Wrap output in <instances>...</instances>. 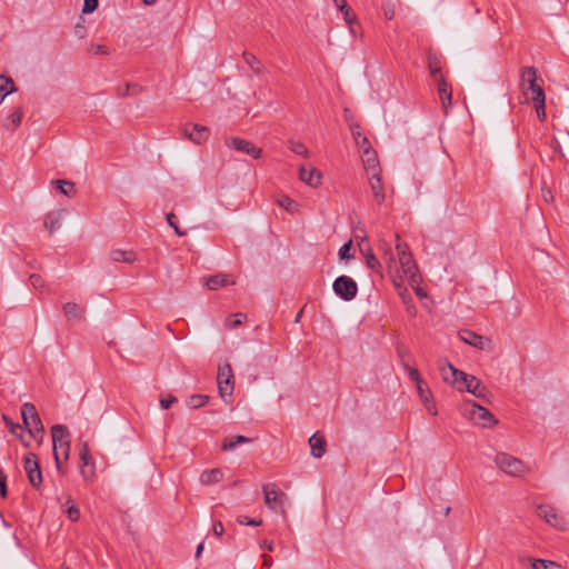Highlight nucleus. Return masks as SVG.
<instances>
[{
    "label": "nucleus",
    "mask_w": 569,
    "mask_h": 569,
    "mask_svg": "<svg viewBox=\"0 0 569 569\" xmlns=\"http://www.w3.org/2000/svg\"><path fill=\"white\" fill-rule=\"evenodd\" d=\"M439 370L443 380L456 386L460 391L466 389L477 398L487 396L488 390L478 378L456 369L447 359L439 360Z\"/></svg>",
    "instance_id": "1"
},
{
    "label": "nucleus",
    "mask_w": 569,
    "mask_h": 569,
    "mask_svg": "<svg viewBox=\"0 0 569 569\" xmlns=\"http://www.w3.org/2000/svg\"><path fill=\"white\" fill-rule=\"evenodd\" d=\"M521 89L527 100H530L540 121L546 119V94L538 83V70L535 67H526L520 76Z\"/></svg>",
    "instance_id": "2"
},
{
    "label": "nucleus",
    "mask_w": 569,
    "mask_h": 569,
    "mask_svg": "<svg viewBox=\"0 0 569 569\" xmlns=\"http://www.w3.org/2000/svg\"><path fill=\"white\" fill-rule=\"evenodd\" d=\"M51 438L53 447V457L57 471L64 473L62 461H67L70 455V432L63 425H54L51 427Z\"/></svg>",
    "instance_id": "3"
},
{
    "label": "nucleus",
    "mask_w": 569,
    "mask_h": 569,
    "mask_svg": "<svg viewBox=\"0 0 569 569\" xmlns=\"http://www.w3.org/2000/svg\"><path fill=\"white\" fill-rule=\"evenodd\" d=\"M396 251L398 254L400 271L402 273L400 277L401 281L407 279L411 286L418 284L421 280L418 267L409 251L408 244L402 242L398 234L396 236Z\"/></svg>",
    "instance_id": "4"
},
{
    "label": "nucleus",
    "mask_w": 569,
    "mask_h": 569,
    "mask_svg": "<svg viewBox=\"0 0 569 569\" xmlns=\"http://www.w3.org/2000/svg\"><path fill=\"white\" fill-rule=\"evenodd\" d=\"M495 463L502 472L511 477H522L529 471L522 460L505 452L496 455Z\"/></svg>",
    "instance_id": "5"
},
{
    "label": "nucleus",
    "mask_w": 569,
    "mask_h": 569,
    "mask_svg": "<svg viewBox=\"0 0 569 569\" xmlns=\"http://www.w3.org/2000/svg\"><path fill=\"white\" fill-rule=\"evenodd\" d=\"M21 416L23 425L28 429L30 436L34 439H41L44 429L34 405L31 402H24L21 406Z\"/></svg>",
    "instance_id": "6"
},
{
    "label": "nucleus",
    "mask_w": 569,
    "mask_h": 569,
    "mask_svg": "<svg viewBox=\"0 0 569 569\" xmlns=\"http://www.w3.org/2000/svg\"><path fill=\"white\" fill-rule=\"evenodd\" d=\"M266 505L274 512L284 513V501L287 496L279 490L276 485H264L262 487Z\"/></svg>",
    "instance_id": "7"
},
{
    "label": "nucleus",
    "mask_w": 569,
    "mask_h": 569,
    "mask_svg": "<svg viewBox=\"0 0 569 569\" xmlns=\"http://www.w3.org/2000/svg\"><path fill=\"white\" fill-rule=\"evenodd\" d=\"M332 289L345 301H351L358 293L356 281L348 276L338 277L332 284Z\"/></svg>",
    "instance_id": "8"
},
{
    "label": "nucleus",
    "mask_w": 569,
    "mask_h": 569,
    "mask_svg": "<svg viewBox=\"0 0 569 569\" xmlns=\"http://www.w3.org/2000/svg\"><path fill=\"white\" fill-rule=\"evenodd\" d=\"M233 373L229 363H224L218 369V389L221 397L231 396L233 392Z\"/></svg>",
    "instance_id": "9"
},
{
    "label": "nucleus",
    "mask_w": 569,
    "mask_h": 569,
    "mask_svg": "<svg viewBox=\"0 0 569 569\" xmlns=\"http://www.w3.org/2000/svg\"><path fill=\"white\" fill-rule=\"evenodd\" d=\"M361 147H363L362 162L365 170L368 174L381 172L380 163L376 151L370 148L369 141L366 137L362 138Z\"/></svg>",
    "instance_id": "10"
},
{
    "label": "nucleus",
    "mask_w": 569,
    "mask_h": 569,
    "mask_svg": "<svg viewBox=\"0 0 569 569\" xmlns=\"http://www.w3.org/2000/svg\"><path fill=\"white\" fill-rule=\"evenodd\" d=\"M470 406L471 409L469 411V416L472 421L481 423L485 428H489L498 423V420L493 415L482 406L476 402H471Z\"/></svg>",
    "instance_id": "11"
},
{
    "label": "nucleus",
    "mask_w": 569,
    "mask_h": 569,
    "mask_svg": "<svg viewBox=\"0 0 569 569\" xmlns=\"http://www.w3.org/2000/svg\"><path fill=\"white\" fill-rule=\"evenodd\" d=\"M24 470L31 486L38 488L42 482V473L36 455L28 453L24 457Z\"/></svg>",
    "instance_id": "12"
},
{
    "label": "nucleus",
    "mask_w": 569,
    "mask_h": 569,
    "mask_svg": "<svg viewBox=\"0 0 569 569\" xmlns=\"http://www.w3.org/2000/svg\"><path fill=\"white\" fill-rule=\"evenodd\" d=\"M226 144L228 147H231L236 149L239 152L246 153L254 159H258L261 157L262 150L254 146L253 143L240 139V138H232L226 141Z\"/></svg>",
    "instance_id": "13"
},
{
    "label": "nucleus",
    "mask_w": 569,
    "mask_h": 569,
    "mask_svg": "<svg viewBox=\"0 0 569 569\" xmlns=\"http://www.w3.org/2000/svg\"><path fill=\"white\" fill-rule=\"evenodd\" d=\"M182 131L190 141L197 144L207 141L210 136L209 128L200 124H186Z\"/></svg>",
    "instance_id": "14"
},
{
    "label": "nucleus",
    "mask_w": 569,
    "mask_h": 569,
    "mask_svg": "<svg viewBox=\"0 0 569 569\" xmlns=\"http://www.w3.org/2000/svg\"><path fill=\"white\" fill-rule=\"evenodd\" d=\"M537 516L555 528L562 529L565 527L563 519L557 513L556 509L549 505L538 506Z\"/></svg>",
    "instance_id": "15"
},
{
    "label": "nucleus",
    "mask_w": 569,
    "mask_h": 569,
    "mask_svg": "<svg viewBox=\"0 0 569 569\" xmlns=\"http://www.w3.org/2000/svg\"><path fill=\"white\" fill-rule=\"evenodd\" d=\"M81 460V475L84 480H91L93 477L94 462L91 458L89 446L87 442H82L79 451Z\"/></svg>",
    "instance_id": "16"
},
{
    "label": "nucleus",
    "mask_w": 569,
    "mask_h": 569,
    "mask_svg": "<svg viewBox=\"0 0 569 569\" xmlns=\"http://www.w3.org/2000/svg\"><path fill=\"white\" fill-rule=\"evenodd\" d=\"M368 180L376 203L381 206L386 200L385 186L381 172L369 174Z\"/></svg>",
    "instance_id": "17"
},
{
    "label": "nucleus",
    "mask_w": 569,
    "mask_h": 569,
    "mask_svg": "<svg viewBox=\"0 0 569 569\" xmlns=\"http://www.w3.org/2000/svg\"><path fill=\"white\" fill-rule=\"evenodd\" d=\"M459 337L465 343L472 346L479 350H485L490 345V340L488 338L482 337L471 330L460 331Z\"/></svg>",
    "instance_id": "18"
},
{
    "label": "nucleus",
    "mask_w": 569,
    "mask_h": 569,
    "mask_svg": "<svg viewBox=\"0 0 569 569\" xmlns=\"http://www.w3.org/2000/svg\"><path fill=\"white\" fill-rule=\"evenodd\" d=\"M299 178L312 188H317L321 183V172L313 167L301 166Z\"/></svg>",
    "instance_id": "19"
},
{
    "label": "nucleus",
    "mask_w": 569,
    "mask_h": 569,
    "mask_svg": "<svg viewBox=\"0 0 569 569\" xmlns=\"http://www.w3.org/2000/svg\"><path fill=\"white\" fill-rule=\"evenodd\" d=\"M203 280H204V284L210 290H218L219 288L236 283V281L229 274H224V273L213 274V276L203 278Z\"/></svg>",
    "instance_id": "20"
},
{
    "label": "nucleus",
    "mask_w": 569,
    "mask_h": 569,
    "mask_svg": "<svg viewBox=\"0 0 569 569\" xmlns=\"http://www.w3.org/2000/svg\"><path fill=\"white\" fill-rule=\"evenodd\" d=\"M437 81L438 87V96L442 103L443 109L447 111L448 108L451 106V87L442 76H439V79Z\"/></svg>",
    "instance_id": "21"
},
{
    "label": "nucleus",
    "mask_w": 569,
    "mask_h": 569,
    "mask_svg": "<svg viewBox=\"0 0 569 569\" xmlns=\"http://www.w3.org/2000/svg\"><path fill=\"white\" fill-rule=\"evenodd\" d=\"M66 214V211L63 210H57L49 212L43 221L44 227L49 230L50 234L56 232L60 229L62 224L63 217Z\"/></svg>",
    "instance_id": "22"
},
{
    "label": "nucleus",
    "mask_w": 569,
    "mask_h": 569,
    "mask_svg": "<svg viewBox=\"0 0 569 569\" xmlns=\"http://www.w3.org/2000/svg\"><path fill=\"white\" fill-rule=\"evenodd\" d=\"M62 309L68 320L79 321L84 317V309L74 302L64 303Z\"/></svg>",
    "instance_id": "23"
},
{
    "label": "nucleus",
    "mask_w": 569,
    "mask_h": 569,
    "mask_svg": "<svg viewBox=\"0 0 569 569\" xmlns=\"http://www.w3.org/2000/svg\"><path fill=\"white\" fill-rule=\"evenodd\" d=\"M110 258L114 262L132 263L137 259V254L132 250L113 249L110 251Z\"/></svg>",
    "instance_id": "24"
},
{
    "label": "nucleus",
    "mask_w": 569,
    "mask_h": 569,
    "mask_svg": "<svg viewBox=\"0 0 569 569\" xmlns=\"http://www.w3.org/2000/svg\"><path fill=\"white\" fill-rule=\"evenodd\" d=\"M223 478V472L219 468H213L210 470H204L200 475V482L202 485L209 486L219 482Z\"/></svg>",
    "instance_id": "25"
},
{
    "label": "nucleus",
    "mask_w": 569,
    "mask_h": 569,
    "mask_svg": "<svg viewBox=\"0 0 569 569\" xmlns=\"http://www.w3.org/2000/svg\"><path fill=\"white\" fill-rule=\"evenodd\" d=\"M309 445L311 447V455L315 458H321L326 452V441L322 437H319L318 435H312L309 438Z\"/></svg>",
    "instance_id": "26"
},
{
    "label": "nucleus",
    "mask_w": 569,
    "mask_h": 569,
    "mask_svg": "<svg viewBox=\"0 0 569 569\" xmlns=\"http://www.w3.org/2000/svg\"><path fill=\"white\" fill-rule=\"evenodd\" d=\"M379 249L382 252V260L386 263L387 268L389 270H392L393 268H396L397 261L395 259V254H393L391 247L388 243L382 242L380 244Z\"/></svg>",
    "instance_id": "27"
},
{
    "label": "nucleus",
    "mask_w": 569,
    "mask_h": 569,
    "mask_svg": "<svg viewBox=\"0 0 569 569\" xmlns=\"http://www.w3.org/2000/svg\"><path fill=\"white\" fill-rule=\"evenodd\" d=\"M22 116H23L22 109L21 108H17L4 120V123H3L4 128L7 130H16L20 126V123H21Z\"/></svg>",
    "instance_id": "28"
},
{
    "label": "nucleus",
    "mask_w": 569,
    "mask_h": 569,
    "mask_svg": "<svg viewBox=\"0 0 569 569\" xmlns=\"http://www.w3.org/2000/svg\"><path fill=\"white\" fill-rule=\"evenodd\" d=\"M251 440L244 436H232L227 437L221 446V449L223 451H231L233 450L238 445L249 443Z\"/></svg>",
    "instance_id": "29"
},
{
    "label": "nucleus",
    "mask_w": 569,
    "mask_h": 569,
    "mask_svg": "<svg viewBox=\"0 0 569 569\" xmlns=\"http://www.w3.org/2000/svg\"><path fill=\"white\" fill-rule=\"evenodd\" d=\"M16 91V86L10 77L0 76V103L3 101V99Z\"/></svg>",
    "instance_id": "30"
},
{
    "label": "nucleus",
    "mask_w": 569,
    "mask_h": 569,
    "mask_svg": "<svg viewBox=\"0 0 569 569\" xmlns=\"http://www.w3.org/2000/svg\"><path fill=\"white\" fill-rule=\"evenodd\" d=\"M428 68H429V71H430V76L435 80H438L439 76H442L440 73V71H441V62H440V59L437 57L436 53L429 52V54H428Z\"/></svg>",
    "instance_id": "31"
},
{
    "label": "nucleus",
    "mask_w": 569,
    "mask_h": 569,
    "mask_svg": "<svg viewBox=\"0 0 569 569\" xmlns=\"http://www.w3.org/2000/svg\"><path fill=\"white\" fill-rule=\"evenodd\" d=\"M361 252L365 254V258H366V264L367 267L375 271L376 273L378 274H382L381 273V262L378 260V258L372 253V251L370 249H368L366 252L363 249H361Z\"/></svg>",
    "instance_id": "32"
},
{
    "label": "nucleus",
    "mask_w": 569,
    "mask_h": 569,
    "mask_svg": "<svg viewBox=\"0 0 569 569\" xmlns=\"http://www.w3.org/2000/svg\"><path fill=\"white\" fill-rule=\"evenodd\" d=\"M532 569H562L560 565L545 559L527 558Z\"/></svg>",
    "instance_id": "33"
},
{
    "label": "nucleus",
    "mask_w": 569,
    "mask_h": 569,
    "mask_svg": "<svg viewBox=\"0 0 569 569\" xmlns=\"http://www.w3.org/2000/svg\"><path fill=\"white\" fill-rule=\"evenodd\" d=\"M52 183L57 184L59 192L67 197H72L76 193L74 183L68 180H56Z\"/></svg>",
    "instance_id": "34"
},
{
    "label": "nucleus",
    "mask_w": 569,
    "mask_h": 569,
    "mask_svg": "<svg viewBox=\"0 0 569 569\" xmlns=\"http://www.w3.org/2000/svg\"><path fill=\"white\" fill-rule=\"evenodd\" d=\"M209 401V397L206 395H192L187 400V406L191 409H198L203 407Z\"/></svg>",
    "instance_id": "35"
},
{
    "label": "nucleus",
    "mask_w": 569,
    "mask_h": 569,
    "mask_svg": "<svg viewBox=\"0 0 569 569\" xmlns=\"http://www.w3.org/2000/svg\"><path fill=\"white\" fill-rule=\"evenodd\" d=\"M242 56L243 60L253 72L259 73L261 71L262 64L252 53L243 52Z\"/></svg>",
    "instance_id": "36"
},
{
    "label": "nucleus",
    "mask_w": 569,
    "mask_h": 569,
    "mask_svg": "<svg viewBox=\"0 0 569 569\" xmlns=\"http://www.w3.org/2000/svg\"><path fill=\"white\" fill-rule=\"evenodd\" d=\"M246 319H247V316L244 313H241V312L234 313V315L230 316L229 318H227L226 327H228L229 329L236 328V327L240 326L241 323H243L246 321Z\"/></svg>",
    "instance_id": "37"
},
{
    "label": "nucleus",
    "mask_w": 569,
    "mask_h": 569,
    "mask_svg": "<svg viewBox=\"0 0 569 569\" xmlns=\"http://www.w3.org/2000/svg\"><path fill=\"white\" fill-rule=\"evenodd\" d=\"M278 204L291 213L296 212L298 209V203L289 197H282L279 199Z\"/></svg>",
    "instance_id": "38"
},
{
    "label": "nucleus",
    "mask_w": 569,
    "mask_h": 569,
    "mask_svg": "<svg viewBox=\"0 0 569 569\" xmlns=\"http://www.w3.org/2000/svg\"><path fill=\"white\" fill-rule=\"evenodd\" d=\"M416 388L422 402L432 398L431 391L425 381L416 385Z\"/></svg>",
    "instance_id": "39"
},
{
    "label": "nucleus",
    "mask_w": 569,
    "mask_h": 569,
    "mask_svg": "<svg viewBox=\"0 0 569 569\" xmlns=\"http://www.w3.org/2000/svg\"><path fill=\"white\" fill-rule=\"evenodd\" d=\"M289 148L296 154H299L302 157H308V154H309L307 147L305 146V143H302L300 141H291Z\"/></svg>",
    "instance_id": "40"
},
{
    "label": "nucleus",
    "mask_w": 569,
    "mask_h": 569,
    "mask_svg": "<svg viewBox=\"0 0 569 569\" xmlns=\"http://www.w3.org/2000/svg\"><path fill=\"white\" fill-rule=\"evenodd\" d=\"M383 16L388 20H392L396 14V6L392 1H386L382 6Z\"/></svg>",
    "instance_id": "41"
},
{
    "label": "nucleus",
    "mask_w": 569,
    "mask_h": 569,
    "mask_svg": "<svg viewBox=\"0 0 569 569\" xmlns=\"http://www.w3.org/2000/svg\"><path fill=\"white\" fill-rule=\"evenodd\" d=\"M166 219H167L168 224L174 230L176 234H178L179 237H182L186 234V231H182L179 228V226L177 224L176 216L172 212L168 213Z\"/></svg>",
    "instance_id": "42"
},
{
    "label": "nucleus",
    "mask_w": 569,
    "mask_h": 569,
    "mask_svg": "<svg viewBox=\"0 0 569 569\" xmlns=\"http://www.w3.org/2000/svg\"><path fill=\"white\" fill-rule=\"evenodd\" d=\"M405 369L408 371L409 378L416 383L422 382L419 371L416 368L410 367L408 363H403Z\"/></svg>",
    "instance_id": "43"
},
{
    "label": "nucleus",
    "mask_w": 569,
    "mask_h": 569,
    "mask_svg": "<svg viewBox=\"0 0 569 569\" xmlns=\"http://www.w3.org/2000/svg\"><path fill=\"white\" fill-rule=\"evenodd\" d=\"M66 513L71 521H78L80 518V510L76 505H70L66 508Z\"/></svg>",
    "instance_id": "44"
},
{
    "label": "nucleus",
    "mask_w": 569,
    "mask_h": 569,
    "mask_svg": "<svg viewBox=\"0 0 569 569\" xmlns=\"http://www.w3.org/2000/svg\"><path fill=\"white\" fill-rule=\"evenodd\" d=\"M238 523L244 525V526H260L262 523L261 519H253L249 518L247 516H239L237 518Z\"/></svg>",
    "instance_id": "45"
},
{
    "label": "nucleus",
    "mask_w": 569,
    "mask_h": 569,
    "mask_svg": "<svg viewBox=\"0 0 569 569\" xmlns=\"http://www.w3.org/2000/svg\"><path fill=\"white\" fill-rule=\"evenodd\" d=\"M98 8V0H84L82 13L89 14L92 13Z\"/></svg>",
    "instance_id": "46"
},
{
    "label": "nucleus",
    "mask_w": 569,
    "mask_h": 569,
    "mask_svg": "<svg viewBox=\"0 0 569 569\" xmlns=\"http://www.w3.org/2000/svg\"><path fill=\"white\" fill-rule=\"evenodd\" d=\"M30 284L34 288V289H42L43 286H44V280L42 279V277L40 274H31L30 278Z\"/></svg>",
    "instance_id": "47"
},
{
    "label": "nucleus",
    "mask_w": 569,
    "mask_h": 569,
    "mask_svg": "<svg viewBox=\"0 0 569 569\" xmlns=\"http://www.w3.org/2000/svg\"><path fill=\"white\" fill-rule=\"evenodd\" d=\"M351 240H349L339 249L338 254L340 259H350L351 256L349 254V251L351 249Z\"/></svg>",
    "instance_id": "48"
},
{
    "label": "nucleus",
    "mask_w": 569,
    "mask_h": 569,
    "mask_svg": "<svg viewBox=\"0 0 569 569\" xmlns=\"http://www.w3.org/2000/svg\"><path fill=\"white\" fill-rule=\"evenodd\" d=\"M0 496L2 498L7 497V476L1 469H0Z\"/></svg>",
    "instance_id": "49"
},
{
    "label": "nucleus",
    "mask_w": 569,
    "mask_h": 569,
    "mask_svg": "<svg viewBox=\"0 0 569 569\" xmlns=\"http://www.w3.org/2000/svg\"><path fill=\"white\" fill-rule=\"evenodd\" d=\"M89 52L92 54H107L108 50L101 44H92L89 49Z\"/></svg>",
    "instance_id": "50"
},
{
    "label": "nucleus",
    "mask_w": 569,
    "mask_h": 569,
    "mask_svg": "<svg viewBox=\"0 0 569 569\" xmlns=\"http://www.w3.org/2000/svg\"><path fill=\"white\" fill-rule=\"evenodd\" d=\"M3 420H4L6 425L9 427L10 432L12 435L18 436L17 431L21 429V426L13 423L7 416H3Z\"/></svg>",
    "instance_id": "51"
},
{
    "label": "nucleus",
    "mask_w": 569,
    "mask_h": 569,
    "mask_svg": "<svg viewBox=\"0 0 569 569\" xmlns=\"http://www.w3.org/2000/svg\"><path fill=\"white\" fill-rule=\"evenodd\" d=\"M426 410L432 415L436 416L438 413L436 403L433 402L432 398L423 402Z\"/></svg>",
    "instance_id": "52"
},
{
    "label": "nucleus",
    "mask_w": 569,
    "mask_h": 569,
    "mask_svg": "<svg viewBox=\"0 0 569 569\" xmlns=\"http://www.w3.org/2000/svg\"><path fill=\"white\" fill-rule=\"evenodd\" d=\"M177 401L176 397L170 396L169 398H161L160 406L162 409H169L172 403Z\"/></svg>",
    "instance_id": "53"
},
{
    "label": "nucleus",
    "mask_w": 569,
    "mask_h": 569,
    "mask_svg": "<svg viewBox=\"0 0 569 569\" xmlns=\"http://www.w3.org/2000/svg\"><path fill=\"white\" fill-rule=\"evenodd\" d=\"M213 533L217 537H221L223 535L224 528L221 521H216L212 526Z\"/></svg>",
    "instance_id": "54"
},
{
    "label": "nucleus",
    "mask_w": 569,
    "mask_h": 569,
    "mask_svg": "<svg viewBox=\"0 0 569 569\" xmlns=\"http://www.w3.org/2000/svg\"><path fill=\"white\" fill-rule=\"evenodd\" d=\"M340 11L343 12L346 22L351 23L352 14H351V9L349 8V6L347 4V8H343V10H340Z\"/></svg>",
    "instance_id": "55"
},
{
    "label": "nucleus",
    "mask_w": 569,
    "mask_h": 569,
    "mask_svg": "<svg viewBox=\"0 0 569 569\" xmlns=\"http://www.w3.org/2000/svg\"><path fill=\"white\" fill-rule=\"evenodd\" d=\"M542 197L547 202L553 201V194L550 189L542 188Z\"/></svg>",
    "instance_id": "56"
},
{
    "label": "nucleus",
    "mask_w": 569,
    "mask_h": 569,
    "mask_svg": "<svg viewBox=\"0 0 569 569\" xmlns=\"http://www.w3.org/2000/svg\"><path fill=\"white\" fill-rule=\"evenodd\" d=\"M261 549H266L268 551H272L273 550V545L271 541H267L264 540L261 545H260Z\"/></svg>",
    "instance_id": "57"
},
{
    "label": "nucleus",
    "mask_w": 569,
    "mask_h": 569,
    "mask_svg": "<svg viewBox=\"0 0 569 569\" xmlns=\"http://www.w3.org/2000/svg\"><path fill=\"white\" fill-rule=\"evenodd\" d=\"M333 2L339 10H343L348 4L346 0H333Z\"/></svg>",
    "instance_id": "58"
},
{
    "label": "nucleus",
    "mask_w": 569,
    "mask_h": 569,
    "mask_svg": "<svg viewBox=\"0 0 569 569\" xmlns=\"http://www.w3.org/2000/svg\"><path fill=\"white\" fill-rule=\"evenodd\" d=\"M412 287L415 288L417 296H419L420 298L427 297L426 292L419 287V283Z\"/></svg>",
    "instance_id": "59"
},
{
    "label": "nucleus",
    "mask_w": 569,
    "mask_h": 569,
    "mask_svg": "<svg viewBox=\"0 0 569 569\" xmlns=\"http://www.w3.org/2000/svg\"><path fill=\"white\" fill-rule=\"evenodd\" d=\"M262 559H263V566L266 567H271L272 566V558L267 556V555H263L262 556Z\"/></svg>",
    "instance_id": "60"
},
{
    "label": "nucleus",
    "mask_w": 569,
    "mask_h": 569,
    "mask_svg": "<svg viewBox=\"0 0 569 569\" xmlns=\"http://www.w3.org/2000/svg\"><path fill=\"white\" fill-rule=\"evenodd\" d=\"M399 296L405 300L406 297L408 296V289L406 287L402 286L401 289L397 290Z\"/></svg>",
    "instance_id": "61"
},
{
    "label": "nucleus",
    "mask_w": 569,
    "mask_h": 569,
    "mask_svg": "<svg viewBox=\"0 0 569 569\" xmlns=\"http://www.w3.org/2000/svg\"><path fill=\"white\" fill-rule=\"evenodd\" d=\"M204 545L203 542L199 543L196 550V557L199 558L203 551Z\"/></svg>",
    "instance_id": "62"
},
{
    "label": "nucleus",
    "mask_w": 569,
    "mask_h": 569,
    "mask_svg": "<svg viewBox=\"0 0 569 569\" xmlns=\"http://www.w3.org/2000/svg\"><path fill=\"white\" fill-rule=\"evenodd\" d=\"M70 505H74V503H73V501H72L71 497H70V496H67V497H66V502H64V503H62V508H64V509H66V508H67V507H69Z\"/></svg>",
    "instance_id": "63"
},
{
    "label": "nucleus",
    "mask_w": 569,
    "mask_h": 569,
    "mask_svg": "<svg viewBox=\"0 0 569 569\" xmlns=\"http://www.w3.org/2000/svg\"><path fill=\"white\" fill-rule=\"evenodd\" d=\"M352 133L356 137L357 142L361 146L363 137L360 134V132H355L353 130H352Z\"/></svg>",
    "instance_id": "64"
}]
</instances>
